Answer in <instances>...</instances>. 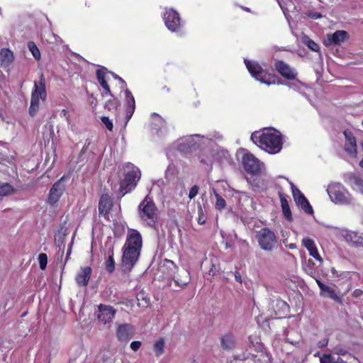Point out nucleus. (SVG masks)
Returning <instances> with one entry per match:
<instances>
[{
  "label": "nucleus",
  "instance_id": "nucleus-24",
  "mask_svg": "<svg viewBox=\"0 0 363 363\" xmlns=\"http://www.w3.org/2000/svg\"><path fill=\"white\" fill-rule=\"evenodd\" d=\"M302 244L308 250L311 256L314 257L320 262L323 261L318 252L315 242L312 239L308 238H303L302 240Z\"/></svg>",
  "mask_w": 363,
  "mask_h": 363
},
{
  "label": "nucleus",
  "instance_id": "nucleus-44",
  "mask_svg": "<svg viewBox=\"0 0 363 363\" xmlns=\"http://www.w3.org/2000/svg\"><path fill=\"white\" fill-rule=\"evenodd\" d=\"M38 262H39V264H40V268L43 270L45 269L47 266V262H48L47 255L45 253H40L38 255Z\"/></svg>",
  "mask_w": 363,
  "mask_h": 363
},
{
  "label": "nucleus",
  "instance_id": "nucleus-19",
  "mask_svg": "<svg viewBox=\"0 0 363 363\" xmlns=\"http://www.w3.org/2000/svg\"><path fill=\"white\" fill-rule=\"evenodd\" d=\"M315 281L320 288V294L321 296L325 298H330L336 302L341 303V298L337 296L333 287L323 284L316 278Z\"/></svg>",
  "mask_w": 363,
  "mask_h": 363
},
{
  "label": "nucleus",
  "instance_id": "nucleus-61",
  "mask_svg": "<svg viewBox=\"0 0 363 363\" xmlns=\"http://www.w3.org/2000/svg\"><path fill=\"white\" fill-rule=\"evenodd\" d=\"M287 247H289L291 250H294V249H296L297 247V246H296V244H295V243H291L287 245Z\"/></svg>",
  "mask_w": 363,
  "mask_h": 363
},
{
  "label": "nucleus",
  "instance_id": "nucleus-7",
  "mask_svg": "<svg viewBox=\"0 0 363 363\" xmlns=\"http://www.w3.org/2000/svg\"><path fill=\"white\" fill-rule=\"evenodd\" d=\"M156 207L153 201L145 198L139 205V214L141 219L148 225H154L156 220Z\"/></svg>",
  "mask_w": 363,
  "mask_h": 363
},
{
  "label": "nucleus",
  "instance_id": "nucleus-12",
  "mask_svg": "<svg viewBox=\"0 0 363 363\" xmlns=\"http://www.w3.org/2000/svg\"><path fill=\"white\" fill-rule=\"evenodd\" d=\"M163 19L167 28L172 32L177 31L182 26L179 14L174 9L167 10Z\"/></svg>",
  "mask_w": 363,
  "mask_h": 363
},
{
  "label": "nucleus",
  "instance_id": "nucleus-43",
  "mask_svg": "<svg viewBox=\"0 0 363 363\" xmlns=\"http://www.w3.org/2000/svg\"><path fill=\"white\" fill-rule=\"evenodd\" d=\"M119 106V102L116 99L108 100L105 104V108L109 111L116 109Z\"/></svg>",
  "mask_w": 363,
  "mask_h": 363
},
{
  "label": "nucleus",
  "instance_id": "nucleus-50",
  "mask_svg": "<svg viewBox=\"0 0 363 363\" xmlns=\"http://www.w3.org/2000/svg\"><path fill=\"white\" fill-rule=\"evenodd\" d=\"M291 188L293 194L294 199H296L298 197L301 196L303 195L301 191L295 186V185L293 183H291Z\"/></svg>",
  "mask_w": 363,
  "mask_h": 363
},
{
  "label": "nucleus",
  "instance_id": "nucleus-26",
  "mask_svg": "<svg viewBox=\"0 0 363 363\" xmlns=\"http://www.w3.org/2000/svg\"><path fill=\"white\" fill-rule=\"evenodd\" d=\"M112 206L111 198L108 194H103L99 200V211L100 213H107Z\"/></svg>",
  "mask_w": 363,
  "mask_h": 363
},
{
  "label": "nucleus",
  "instance_id": "nucleus-41",
  "mask_svg": "<svg viewBox=\"0 0 363 363\" xmlns=\"http://www.w3.org/2000/svg\"><path fill=\"white\" fill-rule=\"evenodd\" d=\"M28 47L33 54V57L38 60L40 57V52L36 45L33 42H29L28 44Z\"/></svg>",
  "mask_w": 363,
  "mask_h": 363
},
{
  "label": "nucleus",
  "instance_id": "nucleus-63",
  "mask_svg": "<svg viewBox=\"0 0 363 363\" xmlns=\"http://www.w3.org/2000/svg\"><path fill=\"white\" fill-rule=\"evenodd\" d=\"M118 81L122 84V85H125V82L120 77Z\"/></svg>",
  "mask_w": 363,
  "mask_h": 363
},
{
  "label": "nucleus",
  "instance_id": "nucleus-53",
  "mask_svg": "<svg viewBox=\"0 0 363 363\" xmlns=\"http://www.w3.org/2000/svg\"><path fill=\"white\" fill-rule=\"evenodd\" d=\"M142 343L140 341H133L130 343V348L133 351H137L141 346Z\"/></svg>",
  "mask_w": 363,
  "mask_h": 363
},
{
  "label": "nucleus",
  "instance_id": "nucleus-9",
  "mask_svg": "<svg viewBox=\"0 0 363 363\" xmlns=\"http://www.w3.org/2000/svg\"><path fill=\"white\" fill-rule=\"evenodd\" d=\"M242 164L245 170L252 175L258 174L262 171L264 166L263 163L260 162V161L251 153H246L243 155Z\"/></svg>",
  "mask_w": 363,
  "mask_h": 363
},
{
  "label": "nucleus",
  "instance_id": "nucleus-13",
  "mask_svg": "<svg viewBox=\"0 0 363 363\" xmlns=\"http://www.w3.org/2000/svg\"><path fill=\"white\" fill-rule=\"evenodd\" d=\"M123 246L141 252L143 246L141 234L137 230L128 228L125 242Z\"/></svg>",
  "mask_w": 363,
  "mask_h": 363
},
{
  "label": "nucleus",
  "instance_id": "nucleus-20",
  "mask_svg": "<svg viewBox=\"0 0 363 363\" xmlns=\"http://www.w3.org/2000/svg\"><path fill=\"white\" fill-rule=\"evenodd\" d=\"M276 69L284 78L288 79H294L296 77L295 69L290 67L287 64L283 61H277L275 63Z\"/></svg>",
  "mask_w": 363,
  "mask_h": 363
},
{
  "label": "nucleus",
  "instance_id": "nucleus-37",
  "mask_svg": "<svg viewBox=\"0 0 363 363\" xmlns=\"http://www.w3.org/2000/svg\"><path fill=\"white\" fill-rule=\"evenodd\" d=\"M13 191V188L9 183L0 184V196H6Z\"/></svg>",
  "mask_w": 363,
  "mask_h": 363
},
{
  "label": "nucleus",
  "instance_id": "nucleus-33",
  "mask_svg": "<svg viewBox=\"0 0 363 363\" xmlns=\"http://www.w3.org/2000/svg\"><path fill=\"white\" fill-rule=\"evenodd\" d=\"M108 257L107 260L106 261L105 265H106V270L108 272L111 273L115 269V262H114V259H113V247L112 245L110 247V248L108 250Z\"/></svg>",
  "mask_w": 363,
  "mask_h": 363
},
{
  "label": "nucleus",
  "instance_id": "nucleus-15",
  "mask_svg": "<svg viewBox=\"0 0 363 363\" xmlns=\"http://www.w3.org/2000/svg\"><path fill=\"white\" fill-rule=\"evenodd\" d=\"M348 38V33L345 30H337L333 33L325 35L323 43L325 46L339 45Z\"/></svg>",
  "mask_w": 363,
  "mask_h": 363
},
{
  "label": "nucleus",
  "instance_id": "nucleus-60",
  "mask_svg": "<svg viewBox=\"0 0 363 363\" xmlns=\"http://www.w3.org/2000/svg\"><path fill=\"white\" fill-rule=\"evenodd\" d=\"M249 357H250V353H247V354H244L242 356H237L236 358H238L240 360H244V359H249Z\"/></svg>",
  "mask_w": 363,
  "mask_h": 363
},
{
  "label": "nucleus",
  "instance_id": "nucleus-31",
  "mask_svg": "<svg viewBox=\"0 0 363 363\" xmlns=\"http://www.w3.org/2000/svg\"><path fill=\"white\" fill-rule=\"evenodd\" d=\"M343 278L349 280L350 287L352 288L354 285H358L359 281L361 279L359 273L356 272H345L343 273Z\"/></svg>",
  "mask_w": 363,
  "mask_h": 363
},
{
  "label": "nucleus",
  "instance_id": "nucleus-25",
  "mask_svg": "<svg viewBox=\"0 0 363 363\" xmlns=\"http://www.w3.org/2000/svg\"><path fill=\"white\" fill-rule=\"evenodd\" d=\"M285 340L286 342L296 346L301 340V335L297 330L289 329L286 333Z\"/></svg>",
  "mask_w": 363,
  "mask_h": 363
},
{
  "label": "nucleus",
  "instance_id": "nucleus-8",
  "mask_svg": "<svg viewBox=\"0 0 363 363\" xmlns=\"http://www.w3.org/2000/svg\"><path fill=\"white\" fill-rule=\"evenodd\" d=\"M122 270L123 272L128 273L137 263L141 252L136 250L135 249H131L123 246L122 248Z\"/></svg>",
  "mask_w": 363,
  "mask_h": 363
},
{
  "label": "nucleus",
  "instance_id": "nucleus-39",
  "mask_svg": "<svg viewBox=\"0 0 363 363\" xmlns=\"http://www.w3.org/2000/svg\"><path fill=\"white\" fill-rule=\"evenodd\" d=\"M177 172L176 167L173 164H170L168 165L166 171H165V178L167 180H172L174 178Z\"/></svg>",
  "mask_w": 363,
  "mask_h": 363
},
{
  "label": "nucleus",
  "instance_id": "nucleus-11",
  "mask_svg": "<svg viewBox=\"0 0 363 363\" xmlns=\"http://www.w3.org/2000/svg\"><path fill=\"white\" fill-rule=\"evenodd\" d=\"M65 178V176L62 177L52 185L50 189L48 198L47 200V202L50 205L54 206L62 196L65 190V185L64 184Z\"/></svg>",
  "mask_w": 363,
  "mask_h": 363
},
{
  "label": "nucleus",
  "instance_id": "nucleus-45",
  "mask_svg": "<svg viewBox=\"0 0 363 363\" xmlns=\"http://www.w3.org/2000/svg\"><path fill=\"white\" fill-rule=\"evenodd\" d=\"M198 214L199 217L197 218V221L200 225H203L206 223V216L203 212L202 206L199 204L198 206Z\"/></svg>",
  "mask_w": 363,
  "mask_h": 363
},
{
  "label": "nucleus",
  "instance_id": "nucleus-59",
  "mask_svg": "<svg viewBox=\"0 0 363 363\" xmlns=\"http://www.w3.org/2000/svg\"><path fill=\"white\" fill-rule=\"evenodd\" d=\"M328 340H326V339L322 340L321 341H320L318 342V347H325L328 345Z\"/></svg>",
  "mask_w": 363,
  "mask_h": 363
},
{
  "label": "nucleus",
  "instance_id": "nucleus-16",
  "mask_svg": "<svg viewBox=\"0 0 363 363\" xmlns=\"http://www.w3.org/2000/svg\"><path fill=\"white\" fill-rule=\"evenodd\" d=\"M341 235L343 237L345 241L351 246L363 247V233H359L349 230H343L341 232Z\"/></svg>",
  "mask_w": 363,
  "mask_h": 363
},
{
  "label": "nucleus",
  "instance_id": "nucleus-35",
  "mask_svg": "<svg viewBox=\"0 0 363 363\" xmlns=\"http://www.w3.org/2000/svg\"><path fill=\"white\" fill-rule=\"evenodd\" d=\"M314 265L315 264L311 259H308L303 264V270L312 277H315V275Z\"/></svg>",
  "mask_w": 363,
  "mask_h": 363
},
{
  "label": "nucleus",
  "instance_id": "nucleus-56",
  "mask_svg": "<svg viewBox=\"0 0 363 363\" xmlns=\"http://www.w3.org/2000/svg\"><path fill=\"white\" fill-rule=\"evenodd\" d=\"M334 352L338 355H345L347 353L345 350L340 347H336Z\"/></svg>",
  "mask_w": 363,
  "mask_h": 363
},
{
  "label": "nucleus",
  "instance_id": "nucleus-1",
  "mask_svg": "<svg viewBox=\"0 0 363 363\" xmlns=\"http://www.w3.org/2000/svg\"><path fill=\"white\" fill-rule=\"evenodd\" d=\"M251 139L255 143L270 154L279 152L282 147V140L280 133L274 129L267 130L262 134L253 133Z\"/></svg>",
  "mask_w": 363,
  "mask_h": 363
},
{
  "label": "nucleus",
  "instance_id": "nucleus-48",
  "mask_svg": "<svg viewBox=\"0 0 363 363\" xmlns=\"http://www.w3.org/2000/svg\"><path fill=\"white\" fill-rule=\"evenodd\" d=\"M101 122L106 126V128L111 131L113 130V125L112 121L108 118V117L103 116L101 118Z\"/></svg>",
  "mask_w": 363,
  "mask_h": 363
},
{
  "label": "nucleus",
  "instance_id": "nucleus-14",
  "mask_svg": "<svg viewBox=\"0 0 363 363\" xmlns=\"http://www.w3.org/2000/svg\"><path fill=\"white\" fill-rule=\"evenodd\" d=\"M135 333L134 326L128 323H123L118 326L116 335L118 341L128 342L133 337Z\"/></svg>",
  "mask_w": 363,
  "mask_h": 363
},
{
  "label": "nucleus",
  "instance_id": "nucleus-28",
  "mask_svg": "<svg viewBox=\"0 0 363 363\" xmlns=\"http://www.w3.org/2000/svg\"><path fill=\"white\" fill-rule=\"evenodd\" d=\"M106 70V69L105 68L98 69L96 71V77H97L99 83L101 84V86L103 87V89L106 91V94L113 96L111 94L109 86L107 84V82L106 81V79H105Z\"/></svg>",
  "mask_w": 363,
  "mask_h": 363
},
{
  "label": "nucleus",
  "instance_id": "nucleus-54",
  "mask_svg": "<svg viewBox=\"0 0 363 363\" xmlns=\"http://www.w3.org/2000/svg\"><path fill=\"white\" fill-rule=\"evenodd\" d=\"M275 302H276V304L277 306H280L281 308H288L286 303L281 299H277L275 301Z\"/></svg>",
  "mask_w": 363,
  "mask_h": 363
},
{
  "label": "nucleus",
  "instance_id": "nucleus-22",
  "mask_svg": "<svg viewBox=\"0 0 363 363\" xmlns=\"http://www.w3.org/2000/svg\"><path fill=\"white\" fill-rule=\"evenodd\" d=\"M91 274V269L89 267L81 268L77 272L75 280L78 286H85L88 284Z\"/></svg>",
  "mask_w": 363,
  "mask_h": 363
},
{
  "label": "nucleus",
  "instance_id": "nucleus-4",
  "mask_svg": "<svg viewBox=\"0 0 363 363\" xmlns=\"http://www.w3.org/2000/svg\"><path fill=\"white\" fill-rule=\"evenodd\" d=\"M256 240L259 247L265 252H272L277 245V237L269 228H264L257 232Z\"/></svg>",
  "mask_w": 363,
  "mask_h": 363
},
{
  "label": "nucleus",
  "instance_id": "nucleus-55",
  "mask_svg": "<svg viewBox=\"0 0 363 363\" xmlns=\"http://www.w3.org/2000/svg\"><path fill=\"white\" fill-rule=\"evenodd\" d=\"M363 296V291L360 289H355L352 292V296L354 298H359Z\"/></svg>",
  "mask_w": 363,
  "mask_h": 363
},
{
  "label": "nucleus",
  "instance_id": "nucleus-46",
  "mask_svg": "<svg viewBox=\"0 0 363 363\" xmlns=\"http://www.w3.org/2000/svg\"><path fill=\"white\" fill-rule=\"evenodd\" d=\"M216 207L218 210H222L225 208L226 203L225 201L218 194H216Z\"/></svg>",
  "mask_w": 363,
  "mask_h": 363
},
{
  "label": "nucleus",
  "instance_id": "nucleus-6",
  "mask_svg": "<svg viewBox=\"0 0 363 363\" xmlns=\"http://www.w3.org/2000/svg\"><path fill=\"white\" fill-rule=\"evenodd\" d=\"M245 64L250 74L256 80L267 85L276 83L275 78L265 72L257 62L245 60Z\"/></svg>",
  "mask_w": 363,
  "mask_h": 363
},
{
  "label": "nucleus",
  "instance_id": "nucleus-17",
  "mask_svg": "<svg viewBox=\"0 0 363 363\" xmlns=\"http://www.w3.org/2000/svg\"><path fill=\"white\" fill-rule=\"evenodd\" d=\"M99 313L97 318L99 322L106 324L112 321L116 315V310L111 306L99 304L98 306Z\"/></svg>",
  "mask_w": 363,
  "mask_h": 363
},
{
  "label": "nucleus",
  "instance_id": "nucleus-62",
  "mask_svg": "<svg viewBox=\"0 0 363 363\" xmlns=\"http://www.w3.org/2000/svg\"><path fill=\"white\" fill-rule=\"evenodd\" d=\"M67 110L63 109V110L61 111L60 116H64V117H66V116H67Z\"/></svg>",
  "mask_w": 363,
  "mask_h": 363
},
{
  "label": "nucleus",
  "instance_id": "nucleus-40",
  "mask_svg": "<svg viewBox=\"0 0 363 363\" xmlns=\"http://www.w3.org/2000/svg\"><path fill=\"white\" fill-rule=\"evenodd\" d=\"M281 208L284 216L287 218V219H291V213L290 211V208L288 203V201L285 199H281Z\"/></svg>",
  "mask_w": 363,
  "mask_h": 363
},
{
  "label": "nucleus",
  "instance_id": "nucleus-42",
  "mask_svg": "<svg viewBox=\"0 0 363 363\" xmlns=\"http://www.w3.org/2000/svg\"><path fill=\"white\" fill-rule=\"evenodd\" d=\"M320 363H337L339 362V359H335L331 354H323L320 358Z\"/></svg>",
  "mask_w": 363,
  "mask_h": 363
},
{
  "label": "nucleus",
  "instance_id": "nucleus-52",
  "mask_svg": "<svg viewBox=\"0 0 363 363\" xmlns=\"http://www.w3.org/2000/svg\"><path fill=\"white\" fill-rule=\"evenodd\" d=\"M307 16L313 19H318L322 18V15L316 11H309L307 12Z\"/></svg>",
  "mask_w": 363,
  "mask_h": 363
},
{
  "label": "nucleus",
  "instance_id": "nucleus-36",
  "mask_svg": "<svg viewBox=\"0 0 363 363\" xmlns=\"http://www.w3.org/2000/svg\"><path fill=\"white\" fill-rule=\"evenodd\" d=\"M154 352L157 357L160 356L164 352V341L163 339H160L156 341L153 346Z\"/></svg>",
  "mask_w": 363,
  "mask_h": 363
},
{
  "label": "nucleus",
  "instance_id": "nucleus-34",
  "mask_svg": "<svg viewBox=\"0 0 363 363\" xmlns=\"http://www.w3.org/2000/svg\"><path fill=\"white\" fill-rule=\"evenodd\" d=\"M40 99H41L40 97L31 95L30 106L29 108V114L31 117H33L39 109Z\"/></svg>",
  "mask_w": 363,
  "mask_h": 363
},
{
  "label": "nucleus",
  "instance_id": "nucleus-57",
  "mask_svg": "<svg viewBox=\"0 0 363 363\" xmlns=\"http://www.w3.org/2000/svg\"><path fill=\"white\" fill-rule=\"evenodd\" d=\"M296 201V202L298 204V205H302L303 203V202L307 200V199L304 196V195H302L300 197H298L296 198V199H294Z\"/></svg>",
  "mask_w": 363,
  "mask_h": 363
},
{
  "label": "nucleus",
  "instance_id": "nucleus-3",
  "mask_svg": "<svg viewBox=\"0 0 363 363\" xmlns=\"http://www.w3.org/2000/svg\"><path fill=\"white\" fill-rule=\"evenodd\" d=\"M125 175L121 182L120 191L122 196L131 191L136 186L140 177L139 169L132 164H128L125 169Z\"/></svg>",
  "mask_w": 363,
  "mask_h": 363
},
{
  "label": "nucleus",
  "instance_id": "nucleus-64",
  "mask_svg": "<svg viewBox=\"0 0 363 363\" xmlns=\"http://www.w3.org/2000/svg\"><path fill=\"white\" fill-rule=\"evenodd\" d=\"M337 359H339V362L337 363H345V362L340 357H337Z\"/></svg>",
  "mask_w": 363,
  "mask_h": 363
},
{
  "label": "nucleus",
  "instance_id": "nucleus-58",
  "mask_svg": "<svg viewBox=\"0 0 363 363\" xmlns=\"http://www.w3.org/2000/svg\"><path fill=\"white\" fill-rule=\"evenodd\" d=\"M235 279L236 281H238L240 284L242 283V277H241L240 274L238 272H235Z\"/></svg>",
  "mask_w": 363,
  "mask_h": 363
},
{
  "label": "nucleus",
  "instance_id": "nucleus-23",
  "mask_svg": "<svg viewBox=\"0 0 363 363\" xmlns=\"http://www.w3.org/2000/svg\"><path fill=\"white\" fill-rule=\"evenodd\" d=\"M125 98L127 104L126 108V123L131 118L132 116L134 113L135 108V101L134 96L130 90L125 89Z\"/></svg>",
  "mask_w": 363,
  "mask_h": 363
},
{
  "label": "nucleus",
  "instance_id": "nucleus-2",
  "mask_svg": "<svg viewBox=\"0 0 363 363\" xmlns=\"http://www.w3.org/2000/svg\"><path fill=\"white\" fill-rule=\"evenodd\" d=\"M330 201L335 204L347 205L352 202V196L346 188L339 182H332L327 187Z\"/></svg>",
  "mask_w": 363,
  "mask_h": 363
},
{
  "label": "nucleus",
  "instance_id": "nucleus-21",
  "mask_svg": "<svg viewBox=\"0 0 363 363\" xmlns=\"http://www.w3.org/2000/svg\"><path fill=\"white\" fill-rule=\"evenodd\" d=\"M32 96H37L45 101L47 98L46 88H45V78L43 74H40L39 82H35L33 89L31 93Z\"/></svg>",
  "mask_w": 363,
  "mask_h": 363
},
{
  "label": "nucleus",
  "instance_id": "nucleus-32",
  "mask_svg": "<svg viewBox=\"0 0 363 363\" xmlns=\"http://www.w3.org/2000/svg\"><path fill=\"white\" fill-rule=\"evenodd\" d=\"M221 347L223 350H230L235 347V337L227 334L221 338Z\"/></svg>",
  "mask_w": 363,
  "mask_h": 363
},
{
  "label": "nucleus",
  "instance_id": "nucleus-29",
  "mask_svg": "<svg viewBox=\"0 0 363 363\" xmlns=\"http://www.w3.org/2000/svg\"><path fill=\"white\" fill-rule=\"evenodd\" d=\"M152 125L157 133L163 134L162 129L166 127V122L159 115L154 113L152 115Z\"/></svg>",
  "mask_w": 363,
  "mask_h": 363
},
{
  "label": "nucleus",
  "instance_id": "nucleus-27",
  "mask_svg": "<svg viewBox=\"0 0 363 363\" xmlns=\"http://www.w3.org/2000/svg\"><path fill=\"white\" fill-rule=\"evenodd\" d=\"M354 190L359 191L363 194V180L355 175L351 174L345 180Z\"/></svg>",
  "mask_w": 363,
  "mask_h": 363
},
{
  "label": "nucleus",
  "instance_id": "nucleus-10",
  "mask_svg": "<svg viewBox=\"0 0 363 363\" xmlns=\"http://www.w3.org/2000/svg\"><path fill=\"white\" fill-rule=\"evenodd\" d=\"M208 140V138H205L200 135H191L182 139V141L179 142L178 149L183 152L191 151L201 145V140H203L202 143H204V140Z\"/></svg>",
  "mask_w": 363,
  "mask_h": 363
},
{
  "label": "nucleus",
  "instance_id": "nucleus-47",
  "mask_svg": "<svg viewBox=\"0 0 363 363\" xmlns=\"http://www.w3.org/2000/svg\"><path fill=\"white\" fill-rule=\"evenodd\" d=\"M306 45L308 46L309 49H311L313 51L318 52L319 51L320 47L319 45L314 42L311 39H307L305 42Z\"/></svg>",
  "mask_w": 363,
  "mask_h": 363
},
{
  "label": "nucleus",
  "instance_id": "nucleus-51",
  "mask_svg": "<svg viewBox=\"0 0 363 363\" xmlns=\"http://www.w3.org/2000/svg\"><path fill=\"white\" fill-rule=\"evenodd\" d=\"M198 192H199V186L196 185L193 186L189 191V198L190 199H194L198 194Z\"/></svg>",
  "mask_w": 363,
  "mask_h": 363
},
{
  "label": "nucleus",
  "instance_id": "nucleus-18",
  "mask_svg": "<svg viewBox=\"0 0 363 363\" xmlns=\"http://www.w3.org/2000/svg\"><path fill=\"white\" fill-rule=\"evenodd\" d=\"M345 150L352 157H356L357 155V140L353 133L350 130H345Z\"/></svg>",
  "mask_w": 363,
  "mask_h": 363
},
{
  "label": "nucleus",
  "instance_id": "nucleus-49",
  "mask_svg": "<svg viewBox=\"0 0 363 363\" xmlns=\"http://www.w3.org/2000/svg\"><path fill=\"white\" fill-rule=\"evenodd\" d=\"M301 206L306 213L312 214L313 213V208L308 200L305 201Z\"/></svg>",
  "mask_w": 363,
  "mask_h": 363
},
{
  "label": "nucleus",
  "instance_id": "nucleus-38",
  "mask_svg": "<svg viewBox=\"0 0 363 363\" xmlns=\"http://www.w3.org/2000/svg\"><path fill=\"white\" fill-rule=\"evenodd\" d=\"M247 180L248 183L252 185L254 190L259 191V190H262L265 188L264 185L257 178H255L252 179L251 178H247Z\"/></svg>",
  "mask_w": 363,
  "mask_h": 363
},
{
  "label": "nucleus",
  "instance_id": "nucleus-5",
  "mask_svg": "<svg viewBox=\"0 0 363 363\" xmlns=\"http://www.w3.org/2000/svg\"><path fill=\"white\" fill-rule=\"evenodd\" d=\"M164 267L169 269V275L172 277L174 284L180 287L186 286L191 280L189 272L185 269H179L173 261L165 259Z\"/></svg>",
  "mask_w": 363,
  "mask_h": 363
},
{
  "label": "nucleus",
  "instance_id": "nucleus-30",
  "mask_svg": "<svg viewBox=\"0 0 363 363\" xmlns=\"http://www.w3.org/2000/svg\"><path fill=\"white\" fill-rule=\"evenodd\" d=\"M13 55L9 49H2L0 50V60L1 65L8 67L12 62Z\"/></svg>",
  "mask_w": 363,
  "mask_h": 363
}]
</instances>
